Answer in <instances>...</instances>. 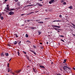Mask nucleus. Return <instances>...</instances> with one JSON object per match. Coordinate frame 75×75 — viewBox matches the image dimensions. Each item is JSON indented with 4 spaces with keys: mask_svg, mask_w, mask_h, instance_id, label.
<instances>
[{
    "mask_svg": "<svg viewBox=\"0 0 75 75\" xmlns=\"http://www.w3.org/2000/svg\"><path fill=\"white\" fill-rule=\"evenodd\" d=\"M33 46L34 48H36V46H35L33 45Z\"/></svg>",
    "mask_w": 75,
    "mask_h": 75,
    "instance_id": "603ef678",
    "label": "nucleus"
},
{
    "mask_svg": "<svg viewBox=\"0 0 75 75\" xmlns=\"http://www.w3.org/2000/svg\"><path fill=\"white\" fill-rule=\"evenodd\" d=\"M60 36L61 37H64V36L62 35H60Z\"/></svg>",
    "mask_w": 75,
    "mask_h": 75,
    "instance_id": "e433bc0d",
    "label": "nucleus"
},
{
    "mask_svg": "<svg viewBox=\"0 0 75 75\" xmlns=\"http://www.w3.org/2000/svg\"><path fill=\"white\" fill-rule=\"evenodd\" d=\"M13 10H14V8L11 9V10H9V11H12Z\"/></svg>",
    "mask_w": 75,
    "mask_h": 75,
    "instance_id": "4be33fe9",
    "label": "nucleus"
},
{
    "mask_svg": "<svg viewBox=\"0 0 75 75\" xmlns=\"http://www.w3.org/2000/svg\"><path fill=\"white\" fill-rule=\"evenodd\" d=\"M64 65H67V64L66 63H64Z\"/></svg>",
    "mask_w": 75,
    "mask_h": 75,
    "instance_id": "a18cd8bd",
    "label": "nucleus"
},
{
    "mask_svg": "<svg viewBox=\"0 0 75 75\" xmlns=\"http://www.w3.org/2000/svg\"><path fill=\"white\" fill-rule=\"evenodd\" d=\"M57 31V32H58V33H59V31L58 30H56Z\"/></svg>",
    "mask_w": 75,
    "mask_h": 75,
    "instance_id": "3c124183",
    "label": "nucleus"
},
{
    "mask_svg": "<svg viewBox=\"0 0 75 75\" xmlns=\"http://www.w3.org/2000/svg\"><path fill=\"white\" fill-rule=\"evenodd\" d=\"M5 55H6V57H8V55H9V54H8V53H6Z\"/></svg>",
    "mask_w": 75,
    "mask_h": 75,
    "instance_id": "9b49d317",
    "label": "nucleus"
},
{
    "mask_svg": "<svg viewBox=\"0 0 75 75\" xmlns=\"http://www.w3.org/2000/svg\"><path fill=\"white\" fill-rule=\"evenodd\" d=\"M68 8H69L70 9H72V6H70L69 7H68Z\"/></svg>",
    "mask_w": 75,
    "mask_h": 75,
    "instance_id": "ddd939ff",
    "label": "nucleus"
},
{
    "mask_svg": "<svg viewBox=\"0 0 75 75\" xmlns=\"http://www.w3.org/2000/svg\"><path fill=\"white\" fill-rule=\"evenodd\" d=\"M17 5L18 6H20V3L19 2V1L18 2Z\"/></svg>",
    "mask_w": 75,
    "mask_h": 75,
    "instance_id": "0eeeda50",
    "label": "nucleus"
},
{
    "mask_svg": "<svg viewBox=\"0 0 75 75\" xmlns=\"http://www.w3.org/2000/svg\"><path fill=\"white\" fill-rule=\"evenodd\" d=\"M16 73H19L20 72V71H19V70H18L16 71Z\"/></svg>",
    "mask_w": 75,
    "mask_h": 75,
    "instance_id": "aec40b11",
    "label": "nucleus"
},
{
    "mask_svg": "<svg viewBox=\"0 0 75 75\" xmlns=\"http://www.w3.org/2000/svg\"><path fill=\"white\" fill-rule=\"evenodd\" d=\"M32 13H34V12H31L30 13H29L27 14V15H30V14H32Z\"/></svg>",
    "mask_w": 75,
    "mask_h": 75,
    "instance_id": "6e6552de",
    "label": "nucleus"
},
{
    "mask_svg": "<svg viewBox=\"0 0 75 75\" xmlns=\"http://www.w3.org/2000/svg\"><path fill=\"white\" fill-rule=\"evenodd\" d=\"M14 14V12L11 11L9 12V15H13V14Z\"/></svg>",
    "mask_w": 75,
    "mask_h": 75,
    "instance_id": "7ed1b4c3",
    "label": "nucleus"
},
{
    "mask_svg": "<svg viewBox=\"0 0 75 75\" xmlns=\"http://www.w3.org/2000/svg\"><path fill=\"white\" fill-rule=\"evenodd\" d=\"M52 3H53V2H52V1H49V4H52Z\"/></svg>",
    "mask_w": 75,
    "mask_h": 75,
    "instance_id": "6ab92c4d",
    "label": "nucleus"
},
{
    "mask_svg": "<svg viewBox=\"0 0 75 75\" xmlns=\"http://www.w3.org/2000/svg\"><path fill=\"white\" fill-rule=\"evenodd\" d=\"M8 0H5L4 1L5 2H6V1H7Z\"/></svg>",
    "mask_w": 75,
    "mask_h": 75,
    "instance_id": "09e8293b",
    "label": "nucleus"
},
{
    "mask_svg": "<svg viewBox=\"0 0 75 75\" xmlns=\"http://www.w3.org/2000/svg\"><path fill=\"white\" fill-rule=\"evenodd\" d=\"M52 26L53 27V28H54V30H56V31H57V30H60V29H59L55 28H54V27H56V28H60V26L54 25H52Z\"/></svg>",
    "mask_w": 75,
    "mask_h": 75,
    "instance_id": "f03ea898",
    "label": "nucleus"
},
{
    "mask_svg": "<svg viewBox=\"0 0 75 75\" xmlns=\"http://www.w3.org/2000/svg\"><path fill=\"white\" fill-rule=\"evenodd\" d=\"M23 53H24V54H27V53H26V52H24V51H23Z\"/></svg>",
    "mask_w": 75,
    "mask_h": 75,
    "instance_id": "473e14b6",
    "label": "nucleus"
},
{
    "mask_svg": "<svg viewBox=\"0 0 75 75\" xmlns=\"http://www.w3.org/2000/svg\"><path fill=\"white\" fill-rule=\"evenodd\" d=\"M38 33H39L38 35H40V34H41V33L40 32H38Z\"/></svg>",
    "mask_w": 75,
    "mask_h": 75,
    "instance_id": "a878e982",
    "label": "nucleus"
},
{
    "mask_svg": "<svg viewBox=\"0 0 75 75\" xmlns=\"http://www.w3.org/2000/svg\"><path fill=\"white\" fill-rule=\"evenodd\" d=\"M9 7H7V8H6V10H7V11H6V12H8V11H9L10 10H9Z\"/></svg>",
    "mask_w": 75,
    "mask_h": 75,
    "instance_id": "20e7f679",
    "label": "nucleus"
},
{
    "mask_svg": "<svg viewBox=\"0 0 75 75\" xmlns=\"http://www.w3.org/2000/svg\"><path fill=\"white\" fill-rule=\"evenodd\" d=\"M1 14H0V17H1Z\"/></svg>",
    "mask_w": 75,
    "mask_h": 75,
    "instance_id": "338daca9",
    "label": "nucleus"
},
{
    "mask_svg": "<svg viewBox=\"0 0 75 75\" xmlns=\"http://www.w3.org/2000/svg\"><path fill=\"white\" fill-rule=\"evenodd\" d=\"M45 20H48V18H45Z\"/></svg>",
    "mask_w": 75,
    "mask_h": 75,
    "instance_id": "864d4df0",
    "label": "nucleus"
},
{
    "mask_svg": "<svg viewBox=\"0 0 75 75\" xmlns=\"http://www.w3.org/2000/svg\"><path fill=\"white\" fill-rule=\"evenodd\" d=\"M9 65V63H8L7 66H8Z\"/></svg>",
    "mask_w": 75,
    "mask_h": 75,
    "instance_id": "13d9d810",
    "label": "nucleus"
},
{
    "mask_svg": "<svg viewBox=\"0 0 75 75\" xmlns=\"http://www.w3.org/2000/svg\"><path fill=\"white\" fill-rule=\"evenodd\" d=\"M12 74H13V75H15V74H14V73H12Z\"/></svg>",
    "mask_w": 75,
    "mask_h": 75,
    "instance_id": "bf43d9fd",
    "label": "nucleus"
},
{
    "mask_svg": "<svg viewBox=\"0 0 75 75\" xmlns=\"http://www.w3.org/2000/svg\"><path fill=\"white\" fill-rule=\"evenodd\" d=\"M61 21H54L52 22H61Z\"/></svg>",
    "mask_w": 75,
    "mask_h": 75,
    "instance_id": "423d86ee",
    "label": "nucleus"
},
{
    "mask_svg": "<svg viewBox=\"0 0 75 75\" xmlns=\"http://www.w3.org/2000/svg\"><path fill=\"white\" fill-rule=\"evenodd\" d=\"M15 2H17L18 1V0H14Z\"/></svg>",
    "mask_w": 75,
    "mask_h": 75,
    "instance_id": "37998d69",
    "label": "nucleus"
},
{
    "mask_svg": "<svg viewBox=\"0 0 75 75\" xmlns=\"http://www.w3.org/2000/svg\"><path fill=\"white\" fill-rule=\"evenodd\" d=\"M35 21H38V22H39L40 21V20L39 19L38 20H36Z\"/></svg>",
    "mask_w": 75,
    "mask_h": 75,
    "instance_id": "a211bd4d",
    "label": "nucleus"
},
{
    "mask_svg": "<svg viewBox=\"0 0 75 75\" xmlns=\"http://www.w3.org/2000/svg\"><path fill=\"white\" fill-rule=\"evenodd\" d=\"M63 5H64V4H66V2H64L63 3Z\"/></svg>",
    "mask_w": 75,
    "mask_h": 75,
    "instance_id": "7c9ffc66",
    "label": "nucleus"
},
{
    "mask_svg": "<svg viewBox=\"0 0 75 75\" xmlns=\"http://www.w3.org/2000/svg\"><path fill=\"white\" fill-rule=\"evenodd\" d=\"M44 22H40V24H43Z\"/></svg>",
    "mask_w": 75,
    "mask_h": 75,
    "instance_id": "5701e85b",
    "label": "nucleus"
},
{
    "mask_svg": "<svg viewBox=\"0 0 75 75\" xmlns=\"http://www.w3.org/2000/svg\"><path fill=\"white\" fill-rule=\"evenodd\" d=\"M21 43V41H20V42L18 43V45H20Z\"/></svg>",
    "mask_w": 75,
    "mask_h": 75,
    "instance_id": "79ce46f5",
    "label": "nucleus"
},
{
    "mask_svg": "<svg viewBox=\"0 0 75 75\" xmlns=\"http://www.w3.org/2000/svg\"><path fill=\"white\" fill-rule=\"evenodd\" d=\"M25 37H28V35L27 34H26Z\"/></svg>",
    "mask_w": 75,
    "mask_h": 75,
    "instance_id": "bb28decb",
    "label": "nucleus"
},
{
    "mask_svg": "<svg viewBox=\"0 0 75 75\" xmlns=\"http://www.w3.org/2000/svg\"><path fill=\"white\" fill-rule=\"evenodd\" d=\"M51 1L53 3L55 2V0H51Z\"/></svg>",
    "mask_w": 75,
    "mask_h": 75,
    "instance_id": "412c9836",
    "label": "nucleus"
},
{
    "mask_svg": "<svg viewBox=\"0 0 75 75\" xmlns=\"http://www.w3.org/2000/svg\"><path fill=\"white\" fill-rule=\"evenodd\" d=\"M63 67H62V68L64 70V72H65L67 71V69H66V68H68V69H69L70 70H71V69L70 68H69V67L67 66H63Z\"/></svg>",
    "mask_w": 75,
    "mask_h": 75,
    "instance_id": "f257e3e1",
    "label": "nucleus"
},
{
    "mask_svg": "<svg viewBox=\"0 0 75 75\" xmlns=\"http://www.w3.org/2000/svg\"><path fill=\"white\" fill-rule=\"evenodd\" d=\"M8 6H9L8 5H7V7H8Z\"/></svg>",
    "mask_w": 75,
    "mask_h": 75,
    "instance_id": "0e129e2a",
    "label": "nucleus"
},
{
    "mask_svg": "<svg viewBox=\"0 0 75 75\" xmlns=\"http://www.w3.org/2000/svg\"><path fill=\"white\" fill-rule=\"evenodd\" d=\"M11 59L9 60V62H10V61H11Z\"/></svg>",
    "mask_w": 75,
    "mask_h": 75,
    "instance_id": "052dcab7",
    "label": "nucleus"
},
{
    "mask_svg": "<svg viewBox=\"0 0 75 75\" xmlns=\"http://www.w3.org/2000/svg\"><path fill=\"white\" fill-rule=\"evenodd\" d=\"M1 57H3L4 56V54L3 53H1Z\"/></svg>",
    "mask_w": 75,
    "mask_h": 75,
    "instance_id": "f3484780",
    "label": "nucleus"
},
{
    "mask_svg": "<svg viewBox=\"0 0 75 75\" xmlns=\"http://www.w3.org/2000/svg\"><path fill=\"white\" fill-rule=\"evenodd\" d=\"M33 69L34 72H35V73H37V72H36V71H35V69H34V68H33Z\"/></svg>",
    "mask_w": 75,
    "mask_h": 75,
    "instance_id": "f8f14e48",
    "label": "nucleus"
},
{
    "mask_svg": "<svg viewBox=\"0 0 75 75\" xmlns=\"http://www.w3.org/2000/svg\"><path fill=\"white\" fill-rule=\"evenodd\" d=\"M59 17L60 18H61V17H62V15H60L59 16Z\"/></svg>",
    "mask_w": 75,
    "mask_h": 75,
    "instance_id": "f704fd0d",
    "label": "nucleus"
},
{
    "mask_svg": "<svg viewBox=\"0 0 75 75\" xmlns=\"http://www.w3.org/2000/svg\"><path fill=\"white\" fill-rule=\"evenodd\" d=\"M15 35H16V37H18V36L17 34H15Z\"/></svg>",
    "mask_w": 75,
    "mask_h": 75,
    "instance_id": "b1692460",
    "label": "nucleus"
},
{
    "mask_svg": "<svg viewBox=\"0 0 75 75\" xmlns=\"http://www.w3.org/2000/svg\"><path fill=\"white\" fill-rule=\"evenodd\" d=\"M13 44L15 45H16L17 44V41H15L13 42Z\"/></svg>",
    "mask_w": 75,
    "mask_h": 75,
    "instance_id": "9d476101",
    "label": "nucleus"
},
{
    "mask_svg": "<svg viewBox=\"0 0 75 75\" xmlns=\"http://www.w3.org/2000/svg\"><path fill=\"white\" fill-rule=\"evenodd\" d=\"M8 47H11V45L9 44H8Z\"/></svg>",
    "mask_w": 75,
    "mask_h": 75,
    "instance_id": "cd10ccee",
    "label": "nucleus"
},
{
    "mask_svg": "<svg viewBox=\"0 0 75 75\" xmlns=\"http://www.w3.org/2000/svg\"><path fill=\"white\" fill-rule=\"evenodd\" d=\"M73 69H74V70H75V67H73Z\"/></svg>",
    "mask_w": 75,
    "mask_h": 75,
    "instance_id": "de8ad7c7",
    "label": "nucleus"
},
{
    "mask_svg": "<svg viewBox=\"0 0 75 75\" xmlns=\"http://www.w3.org/2000/svg\"><path fill=\"white\" fill-rule=\"evenodd\" d=\"M24 14H21V16H24Z\"/></svg>",
    "mask_w": 75,
    "mask_h": 75,
    "instance_id": "a19ab883",
    "label": "nucleus"
},
{
    "mask_svg": "<svg viewBox=\"0 0 75 75\" xmlns=\"http://www.w3.org/2000/svg\"><path fill=\"white\" fill-rule=\"evenodd\" d=\"M54 63L52 62V63H51V64H53Z\"/></svg>",
    "mask_w": 75,
    "mask_h": 75,
    "instance_id": "4d7b16f0",
    "label": "nucleus"
},
{
    "mask_svg": "<svg viewBox=\"0 0 75 75\" xmlns=\"http://www.w3.org/2000/svg\"><path fill=\"white\" fill-rule=\"evenodd\" d=\"M26 42H29L30 43H31V42L28 40H27Z\"/></svg>",
    "mask_w": 75,
    "mask_h": 75,
    "instance_id": "2f4dec72",
    "label": "nucleus"
},
{
    "mask_svg": "<svg viewBox=\"0 0 75 75\" xmlns=\"http://www.w3.org/2000/svg\"><path fill=\"white\" fill-rule=\"evenodd\" d=\"M57 75H62V74H57Z\"/></svg>",
    "mask_w": 75,
    "mask_h": 75,
    "instance_id": "8fccbe9b",
    "label": "nucleus"
},
{
    "mask_svg": "<svg viewBox=\"0 0 75 75\" xmlns=\"http://www.w3.org/2000/svg\"><path fill=\"white\" fill-rule=\"evenodd\" d=\"M61 41H63L64 42H65L64 41V40L61 39Z\"/></svg>",
    "mask_w": 75,
    "mask_h": 75,
    "instance_id": "58836bf2",
    "label": "nucleus"
},
{
    "mask_svg": "<svg viewBox=\"0 0 75 75\" xmlns=\"http://www.w3.org/2000/svg\"><path fill=\"white\" fill-rule=\"evenodd\" d=\"M8 72H10V69L9 68L8 69Z\"/></svg>",
    "mask_w": 75,
    "mask_h": 75,
    "instance_id": "c9c22d12",
    "label": "nucleus"
},
{
    "mask_svg": "<svg viewBox=\"0 0 75 75\" xmlns=\"http://www.w3.org/2000/svg\"><path fill=\"white\" fill-rule=\"evenodd\" d=\"M39 4H40V3H36V6H38V5L39 6Z\"/></svg>",
    "mask_w": 75,
    "mask_h": 75,
    "instance_id": "393cba45",
    "label": "nucleus"
},
{
    "mask_svg": "<svg viewBox=\"0 0 75 75\" xmlns=\"http://www.w3.org/2000/svg\"><path fill=\"white\" fill-rule=\"evenodd\" d=\"M46 44H48V42H47Z\"/></svg>",
    "mask_w": 75,
    "mask_h": 75,
    "instance_id": "e2e57ef3",
    "label": "nucleus"
},
{
    "mask_svg": "<svg viewBox=\"0 0 75 75\" xmlns=\"http://www.w3.org/2000/svg\"><path fill=\"white\" fill-rule=\"evenodd\" d=\"M30 29H31V30H34L35 29L34 27H30Z\"/></svg>",
    "mask_w": 75,
    "mask_h": 75,
    "instance_id": "1a4fd4ad",
    "label": "nucleus"
},
{
    "mask_svg": "<svg viewBox=\"0 0 75 75\" xmlns=\"http://www.w3.org/2000/svg\"><path fill=\"white\" fill-rule=\"evenodd\" d=\"M0 18H1V20H3L4 18H3V16H1L0 17Z\"/></svg>",
    "mask_w": 75,
    "mask_h": 75,
    "instance_id": "4468645a",
    "label": "nucleus"
},
{
    "mask_svg": "<svg viewBox=\"0 0 75 75\" xmlns=\"http://www.w3.org/2000/svg\"><path fill=\"white\" fill-rule=\"evenodd\" d=\"M33 6V5H29L28 6Z\"/></svg>",
    "mask_w": 75,
    "mask_h": 75,
    "instance_id": "5fc2aeb1",
    "label": "nucleus"
},
{
    "mask_svg": "<svg viewBox=\"0 0 75 75\" xmlns=\"http://www.w3.org/2000/svg\"><path fill=\"white\" fill-rule=\"evenodd\" d=\"M27 59H28V61H29L30 60V59H29V57H27Z\"/></svg>",
    "mask_w": 75,
    "mask_h": 75,
    "instance_id": "c756f323",
    "label": "nucleus"
},
{
    "mask_svg": "<svg viewBox=\"0 0 75 75\" xmlns=\"http://www.w3.org/2000/svg\"><path fill=\"white\" fill-rule=\"evenodd\" d=\"M39 0V1H42V0Z\"/></svg>",
    "mask_w": 75,
    "mask_h": 75,
    "instance_id": "69168bd1",
    "label": "nucleus"
},
{
    "mask_svg": "<svg viewBox=\"0 0 75 75\" xmlns=\"http://www.w3.org/2000/svg\"><path fill=\"white\" fill-rule=\"evenodd\" d=\"M31 52H32L33 53L34 52V51L33 50H31Z\"/></svg>",
    "mask_w": 75,
    "mask_h": 75,
    "instance_id": "49530a36",
    "label": "nucleus"
},
{
    "mask_svg": "<svg viewBox=\"0 0 75 75\" xmlns=\"http://www.w3.org/2000/svg\"><path fill=\"white\" fill-rule=\"evenodd\" d=\"M40 44H41V45L42 44V43H41V42H40Z\"/></svg>",
    "mask_w": 75,
    "mask_h": 75,
    "instance_id": "6e6d98bb",
    "label": "nucleus"
},
{
    "mask_svg": "<svg viewBox=\"0 0 75 75\" xmlns=\"http://www.w3.org/2000/svg\"><path fill=\"white\" fill-rule=\"evenodd\" d=\"M27 21L28 22H30V20H27Z\"/></svg>",
    "mask_w": 75,
    "mask_h": 75,
    "instance_id": "c03bdc74",
    "label": "nucleus"
},
{
    "mask_svg": "<svg viewBox=\"0 0 75 75\" xmlns=\"http://www.w3.org/2000/svg\"><path fill=\"white\" fill-rule=\"evenodd\" d=\"M38 6L39 7H42V5H41V4L39 3Z\"/></svg>",
    "mask_w": 75,
    "mask_h": 75,
    "instance_id": "2eb2a0df",
    "label": "nucleus"
},
{
    "mask_svg": "<svg viewBox=\"0 0 75 75\" xmlns=\"http://www.w3.org/2000/svg\"><path fill=\"white\" fill-rule=\"evenodd\" d=\"M38 23H40V22H38Z\"/></svg>",
    "mask_w": 75,
    "mask_h": 75,
    "instance_id": "774afa93",
    "label": "nucleus"
},
{
    "mask_svg": "<svg viewBox=\"0 0 75 75\" xmlns=\"http://www.w3.org/2000/svg\"><path fill=\"white\" fill-rule=\"evenodd\" d=\"M39 66L40 67V68H45V67L43 66L40 65Z\"/></svg>",
    "mask_w": 75,
    "mask_h": 75,
    "instance_id": "39448f33",
    "label": "nucleus"
},
{
    "mask_svg": "<svg viewBox=\"0 0 75 75\" xmlns=\"http://www.w3.org/2000/svg\"><path fill=\"white\" fill-rule=\"evenodd\" d=\"M66 63V62H63V63Z\"/></svg>",
    "mask_w": 75,
    "mask_h": 75,
    "instance_id": "680f3d73",
    "label": "nucleus"
},
{
    "mask_svg": "<svg viewBox=\"0 0 75 75\" xmlns=\"http://www.w3.org/2000/svg\"><path fill=\"white\" fill-rule=\"evenodd\" d=\"M71 24H72V25H73V26H74V27H75V25L73 23H71Z\"/></svg>",
    "mask_w": 75,
    "mask_h": 75,
    "instance_id": "c85d7f7f",
    "label": "nucleus"
},
{
    "mask_svg": "<svg viewBox=\"0 0 75 75\" xmlns=\"http://www.w3.org/2000/svg\"><path fill=\"white\" fill-rule=\"evenodd\" d=\"M33 53V54H35V55H36V53H35V52H34Z\"/></svg>",
    "mask_w": 75,
    "mask_h": 75,
    "instance_id": "4c0bfd02",
    "label": "nucleus"
},
{
    "mask_svg": "<svg viewBox=\"0 0 75 75\" xmlns=\"http://www.w3.org/2000/svg\"><path fill=\"white\" fill-rule=\"evenodd\" d=\"M64 61L66 62H67V59H64Z\"/></svg>",
    "mask_w": 75,
    "mask_h": 75,
    "instance_id": "72a5a7b5",
    "label": "nucleus"
},
{
    "mask_svg": "<svg viewBox=\"0 0 75 75\" xmlns=\"http://www.w3.org/2000/svg\"><path fill=\"white\" fill-rule=\"evenodd\" d=\"M17 54L18 56L20 55V52L19 51L17 52Z\"/></svg>",
    "mask_w": 75,
    "mask_h": 75,
    "instance_id": "dca6fc26",
    "label": "nucleus"
},
{
    "mask_svg": "<svg viewBox=\"0 0 75 75\" xmlns=\"http://www.w3.org/2000/svg\"><path fill=\"white\" fill-rule=\"evenodd\" d=\"M64 2V1L63 0H61V2L62 3H63Z\"/></svg>",
    "mask_w": 75,
    "mask_h": 75,
    "instance_id": "ea45409f",
    "label": "nucleus"
}]
</instances>
